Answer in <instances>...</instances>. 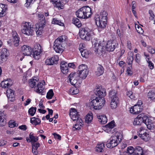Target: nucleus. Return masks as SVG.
<instances>
[{
    "mask_svg": "<svg viewBox=\"0 0 155 155\" xmlns=\"http://www.w3.org/2000/svg\"><path fill=\"white\" fill-rule=\"evenodd\" d=\"M126 155H130L134 153V149L132 146H130L127 147V149L126 151H125Z\"/></svg>",
    "mask_w": 155,
    "mask_h": 155,
    "instance_id": "a19ab883",
    "label": "nucleus"
},
{
    "mask_svg": "<svg viewBox=\"0 0 155 155\" xmlns=\"http://www.w3.org/2000/svg\"><path fill=\"white\" fill-rule=\"evenodd\" d=\"M64 41L62 36L59 37L55 40L53 48L56 52L60 53L63 51L64 48Z\"/></svg>",
    "mask_w": 155,
    "mask_h": 155,
    "instance_id": "20e7f679",
    "label": "nucleus"
},
{
    "mask_svg": "<svg viewBox=\"0 0 155 155\" xmlns=\"http://www.w3.org/2000/svg\"><path fill=\"white\" fill-rule=\"evenodd\" d=\"M36 107H31L28 110V113L29 114L32 116H33L36 112Z\"/></svg>",
    "mask_w": 155,
    "mask_h": 155,
    "instance_id": "79ce46f5",
    "label": "nucleus"
},
{
    "mask_svg": "<svg viewBox=\"0 0 155 155\" xmlns=\"http://www.w3.org/2000/svg\"><path fill=\"white\" fill-rule=\"evenodd\" d=\"M82 8L86 18L90 17L92 14L91 8L88 6H84Z\"/></svg>",
    "mask_w": 155,
    "mask_h": 155,
    "instance_id": "a211bd4d",
    "label": "nucleus"
},
{
    "mask_svg": "<svg viewBox=\"0 0 155 155\" xmlns=\"http://www.w3.org/2000/svg\"><path fill=\"white\" fill-rule=\"evenodd\" d=\"M127 45L128 48L130 50H131V43L130 41H128L127 42Z\"/></svg>",
    "mask_w": 155,
    "mask_h": 155,
    "instance_id": "774afa93",
    "label": "nucleus"
},
{
    "mask_svg": "<svg viewBox=\"0 0 155 155\" xmlns=\"http://www.w3.org/2000/svg\"><path fill=\"white\" fill-rule=\"evenodd\" d=\"M40 16L41 18L40 19L41 21L38 26H36L35 31L37 35H40L43 31V28L45 27L46 24L45 17L43 15H39V16Z\"/></svg>",
    "mask_w": 155,
    "mask_h": 155,
    "instance_id": "1a4fd4ad",
    "label": "nucleus"
},
{
    "mask_svg": "<svg viewBox=\"0 0 155 155\" xmlns=\"http://www.w3.org/2000/svg\"><path fill=\"white\" fill-rule=\"evenodd\" d=\"M135 28L138 33L140 34H142L143 32V31L141 27L138 25H135Z\"/></svg>",
    "mask_w": 155,
    "mask_h": 155,
    "instance_id": "3c124183",
    "label": "nucleus"
},
{
    "mask_svg": "<svg viewBox=\"0 0 155 155\" xmlns=\"http://www.w3.org/2000/svg\"><path fill=\"white\" fill-rule=\"evenodd\" d=\"M78 112L76 109L74 108H71L70 110L69 115L71 119L74 121L78 120L79 118V115H76V117H74V114H78Z\"/></svg>",
    "mask_w": 155,
    "mask_h": 155,
    "instance_id": "aec40b11",
    "label": "nucleus"
},
{
    "mask_svg": "<svg viewBox=\"0 0 155 155\" xmlns=\"http://www.w3.org/2000/svg\"><path fill=\"white\" fill-rule=\"evenodd\" d=\"M93 119V116L91 114H87L85 117V121L87 123L91 122Z\"/></svg>",
    "mask_w": 155,
    "mask_h": 155,
    "instance_id": "09e8293b",
    "label": "nucleus"
},
{
    "mask_svg": "<svg viewBox=\"0 0 155 155\" xmlns=\"http://www.w3.org/2000/svg\"><path fill=\"white\" fill-rule=\"evenodd\" d=\"M18 128L23 130H25L27 129L26 126L23 125L19 126Z\"/></svg>",
    "mask_w": 155,
    "mask_h": 155,
    "instance_id": "e2e57ef3",
    "label": "nucleus"
},
{
    "mask_svg": "<svg viewBox=\"0 0 155 155\" xmlns=\"http://www.w3.org/2000/svg\"><path fill=\"white\" fill-rule=\"evenodd\" d=\"M36 82L37 81L36 80H30L29 82L30 87L32 88L34 87L35 90L37 93L42 95H44L45 94V92L44 91L45 88L44 84H45V82L43 81L38 83L37 84V86H35Z\"/></svg>",
    "mask_w": 155,
    "mask_h": 155,
    "instance_id": "7ed1b4c3",
    "label": "nucleus"
},
{
    "mask_svg": "<svg viewBox=\"0 0 155 155\" xmlns=\"http://www.w3.org/2000/svg\"><path fill=\"white\" fill-rule=\"evenodd\" d=\"M22 28L21 30L22 33L27 35H32L34 31V28L33 25L29 22H26L22 24Z\"/></svg>",
    "mask_w": 155,
    "mask_h": 155,
    "instance_id": "39448f33",
    "label": "nucleus"
},
{
    "mask_svg": "<svg viewBox=\"0 0 155 155\" xmlns=\"http://www.w3.org/2000/svg\"><path fill=\"white\" fill-rule=\"evenodd\" d=\"M134 54L133 53L131 52L129 54V56L127 57L128 59V64L129 65H132L133 63V61L134 60Z\"/></svg>",
    "mask_w": 155,
    "mask_h": 155,
    "instance_id": "ea45409f",
    "label": "nucleus"
},
{
    "mask_svg": "<svg viewBox=\"0 0 155 155\" xmlns=\"http://www.w3.org/2000/svg\"><path fill=\"white\" fill-rule=\"evenodd\" d=\"M147 96L151 100H153L155 98V93L152 91H150L148 93Z\"/></svg>",
    "mask_w": 155,
    "mask_h": 155,
    "instance_id": "49530a36",
    "label": "nucleus"
},
{
    "mask_svg": "<svg viewBox=\"0 0 155 155\" xmlns=\"http://www.w3.org/2000/svg\"><path fill=\"white\" fill-rule=\"evenodd\" d=\"M91 101L90 102V106L95 110H99L103 107L105 103V101L101 97L97 96L92 97L91 98Z\"/></svg>",
    "mask_w": 155,
    "mask_h": 155,
    "instance_id": "f03ea898",
    "label": "nucleus"
},
{
    "mask_svg": "<svg viewBox=\"0 0 155 155\" xmlns=\"http://www.w3.org/2000/svg\"><path fill=\"white\" fill-rule=\"evenodd\" d=\"M60 67L62 72L64 74H67L68 71L67 63L64 61H61L60 64Z\"/></svg>",
    "mask_w": 155,
    "mask_h": 155,
    "instance_id": "b1692460",
    "label": "nucleus"
},
{
    "mask_svg": "<svg viewBox=\"0 0 155 155\" xmlns=\"http://www.w3.org/2000/svg\"><path fill=\"white\" fill-rule=\"evenodd\" d=\"M8 51L5 48H3L0 52V61L2 63L5 61L9 55Z\"/></svg>",
    "mask_w": 155,
    "mask_h": 155,
    "instance_id": "2eb2a0df",
    "label": "nucleus"
},
{
    "mask_svg": "<svg viewBox=\"0 0 155 155\" xmlns=\"http://www.w3.org/2000/svg\"><path fill=\"white\" fill-rule=\"evenodd\" d=\"M97 117L99 121L102 124H104L107 123V119L105 115L97 116Z\"/></svg>",
    "mask_w": 155,
    "mask_h": 155,
    "instance_id": "7c9ffc66",
    "label": "nucleus"
},
{
    "mask_svg": "<svg viewBox=\"0 0 155 155\" xmlns=\"http://www.w3.org/2000/svg\"><path fill=\"white\" fill-rule=\"evenodd\" d=\"M139 55V54H137L136 55V58L135 59V61L137 62L138 63H139L140 62V59Z\"/></svg>",
    "mask_w": 155,
    "mask_h": 155,
    "instance_id": "69168bd1",
    "label": "nucleus"
},
{
    "mask_svg": "<svg viewBox=\"0 0 155 155\" xmlns=\"http://www.w3.org/2000/svg\"><path fill=\"white\" fill-rule=\"evenodd\" d=\"M87 67L86 65L82 64L78 67V72L84 71V70H87Z\"/></svg>",
    "mask_w": 155,
    "mask_h": 155,
    "instance_id": "c03bdc74",
    "label": "nucleus"
},
{
    "mask_svg": "<svg viewBox=\"0 0 155 155\" xmlns=\"http://www.w3.org/2000/svg\"><path fill=\"white\" fill-rule=\"evenodd\" d=\"M143 150L142 148L140 146H137L134 149V154L143 155Z\"/></svg>",
    "mask_w": 155,
    "mask_h": 155,
    "instance_id": "4c0bfd02",
    "label": "nucleus"
},
{
    "mask_svg": "<svg viewBox=\"0 0 155 155\" xmlns=\"http://www.w3.org/2000/svg\"><path fill=\"white\" fill-rule=\"evenodd\" d=\"M73 23L78 28L81 27L82 25L79 20L76 18H74L72 20Z\"/></svg>",
    "mask_w": 155,
    "mask_h": 155,
    "instance_id": "58836bf2",
    "label": "nucleus"
},
{
    "mask_svg": "<svg viewBox=\"0 0 155 155\" xmlns=\"http://www.w3.org/2000/svg\"><path fill=\"white\" fill-rule=\"evenodd\" d=\"M8 124L9 126L11 128H12L15 127H17L18 126V124L17 125V124L15 122H14L12 121H9Z\"/></svg>",
    "mask_w": 155,
    "mask_h": 155,
    "instance_id": "864d4df0",
    "label": "nucleus"
},
{
    "mask_svg": "<svg viewBox=\"0 0 155 155\" xmlns=\"http://www.w3.org/2000/svg\"><path fill=\"white\" fill-rule=\"evenodd\" d=\"M132 68V65L130 67H128L127 68L126 71L127 73V74L129 75H131L133 74V72L131 71Z\"/></svg>",
    "mask_w": 155,
    "mask_h": 155,
    "instance_id": "13d9d810",
    "label": "nucleus"
},
{
    "mask_svg": "<svg viewBox=\"0 0 155 155\" xmlns=\"http://www.w3.org/2000/svg\"><path fill=\"white\" fill-rule=\"evenodd\" d=\"M29 137L26 138V140L28 142H31L32 144L35 143L38 140V137L34 136V134L31 132L29 135Z\"/></svg>",
    "mask_w": 155,
    "mask_h": 155,
    "instance_id": "a878e982",
    "label": "nucleus"
},
{
    "mask_svg": "<svg viewBox=\"0 0 155 155\" xmlns=\"http://www.w3.org/2000/svg\"><path fill=\"white\" fill-rule=\"evenodd\" d=\"M140 118H138L137 117V118H135L133 122V124L134 125H140L142 123V122Z\"/></svg>",
    "mask_w": 155,
    "mask_h": 155,
    "instance_id": "de8ad7c7",
    "label": "nucleus"
},
{
    "mask_svg": "<svg viewBox=\"0 0 155 155\" xmlns=\"http://www.w3.org/2000/svg\"><path fill=\"white\" fill-rule=\"evenodd\" d=\"M145 124L147 126V128L149 130H152L154 128L153 122L150 119H148Z\"/></svg>",
    "mask_w": 155,
    "mask_h": 155,
    "instance_id": "473e14b6",
    "label": "nucleus"
},
{
    "mask_svg": "<svg viewBox=\"0 0 155 155\" xmlns=\"http://www.w3.org/2000/svg\"><path fill=\"white\" fill-rule=\"evenodd\" d=\"M21 50L22 53V57L20 58V60L22 61L24 58V56H31L32 53V49L30 46L27 45H24L21 47Z\"/></svg>",
    "mask_w": 155,
    "mask_h": 155,
    "instance_id": "f8f14e48",
    "label": "nucleus"
},
{
    "mask_svg": "<svg viewBox=\"0 0 155 155\" xmlns=\"http://www.w3.org/2000/svg\"><path fill=\"white\" fill-rule=\"evenodd\" d=\"M12 43L15 46H17L19 44V38L16 31L12 32Z\"/></svg>",
    "mask_w": 155,
    "mask_h": 155,
    "instance_id": "dca6fc26",
    "label": "nucleus"
},
{
    "mask_svg": "<svg viewBox=\"0 0 155 155\" xmlns=\"http://www.w3.org/2000/svg\"><path fill=\"white\" fill-rule=\"evenodd\" d=\"M88 70H84V71L81 72H78L79 76L80 78H81L83 79H85L87 77L88 74Z\"/></svg>",
    "mask_w": 155,
    "mask_h": 155,
    "instance_id": "72a5a7b5",
    "label": "nucleus"
},
{
    "mask_svg": "<svg viewBox=\"0 0 155 155\" xmlns=\"http://www.w3.org/2000/svg\"><path fill=\"white\" fill-rule=\"evenodd\" d=\"M68 2V0H58L54 3L55 4V6L59 10H60L63 9L64 5Z\"/></svg>",
    "mask_w": 155,
    "mask_h": 155,
    "instance_id": "412c9836",
    "label": "nucleus"
},
{
    "mask_svg": "<svg viewBox=\"0 0 155 155\" xmlns=\"http://www.w3.org/2000/svg\"><path fill=\"white\" fill-rule=\"evenodd\" d=\"M104 71V69L103 67L100 64H98L95 72V74L97 76H100L103 74Z\"/></svg>",
    "mask_w": 155,
    "mask_h": 155,
    "instance_id": "c85d7f7f",
    "label": "nucleus"
},
{
    "mask_svg": "<svg viewBox=\"0 0 155 155\" xmlns=\"http://www.w3.org/2000/svg\"><path fill=\"white\" fill-rule=\"evenodd\" d=\"M32 148L34 149H35L36 150V149H37L40 146V144L38 143H32Z\"/></svg>",
    "mask_w": 155,
    "mask_h": 155,
    "instance_id": "4d7b16f0",
    "label": "nucleus"
},
{
    "mask_svg": "<svg viewBox=\"0 0 155 155\" xmlns=\"http://www.w3.org/2000/svg\"><path fill=\"white\" fill-rule=\"evenodd\" d=\"M108 125H106L103 127V129L105 132L107 133H110L111 132V130L109 128Z\"/></svg>",
    "mask_w": 155,
    "mask_h": 155,
    "instance_id": "6e6d98bb",
    "label": "nucleus"
},
{
    "mask_svg": "<svg viewBox=\"0 0 155 155\" xmlns=\"http://www.w3.org/2000/svg\"><path fill=\"white\" fill-rule=\"evenodd\" d=\"M7 10V6L3 4H0V17L5 15V12Z\"/></svg>",
    "mask_w": 155,
    "mask_h": 155,
    "instance_id": "cd10ccee",
    "label": "nucleus"
},
{
    "mask_svg": "<svg viewBox=\"0 0 155 155\" xmlns=\"http://www.w3.org/2000/svg\"><path fill=\"white\" fill-rule=\"evenodd\" d=\"M53 135L54 136V137L55 139H58L59 140H61V137L59 134H57L55 133L53 134Z\"/></svg>",
    "mask_w": 155,
    "mask_h": 155,
    "instance_id": "680f3d73",
    "label": "nucleus"
},
{
    "mask_svg": "<svg viewBox=\"0 0 155 155\" xmlns=\"http://www.w3.org/2000/svg\"><path fill=\"white\" fill-rule=\"evenodd\" d=\"M79 92V90L76 88H75L72 91V93L73 94H78Z\"/></svg>",
    "mask_w": 155,
    "mask_h": 155,
    "instance_id": "0e129e2a",
    "label": "nucleus"
},
{
    "mask_svg": "<svg viewBox=\"0 0 155 155\" xmlns=\"http://www.w3.org/2000/svg\"><path fill=\"white\" fill-rule=\"evenodd\" d=\"M7 97L9 100L13 101L15 100L14 91L11 89H8L6 91Z\"/></svg>",
    "mask_w": 155,
    "mask_h": 155,
    "instance_id": "6ab92c4d",
    "label": "nucleus"
},
{
    "mask_svg": "<svg viewBox=\"0 0 155 155\" xmlns=\"http://www.w3.org/2000/svg\"><path fill=\"white\" fill-rule=\"evenodd\" d=\"M140 106L135 105L133 107H131L130 108V112L131 113L134 114H138L142 111V108Z\"/></svg>",
    "mask_w": 155,
    "mask_h": 155,
    "instance_id": "5701e85b",
    "label": "nucleus"
},
{
    "mask_svg": "<svg viewBox=\"0 0 155 155\" xmlns=\"http://www.w3.org/2000/svg\"><path fill=\"white\" fill-rule=\"evenodd\" d=\"M32 52H33V54H32V53H31V57H33L35 59H38L40 57V54L41 51L33 50Z\"/></svg>",
    "mask_w": 155,
    "mask_h": 155,
    "instance_id": "f704fd0d",
    "label": "nucleus"
},
{
    "mask_svg": "<svg viewBox=\"0 0 155 155\" xmlns=\"http://www.w3.org/2000/svg\"><path fill=\"white\" fill-rule=\"evenodd\" d=\"M59 60V57L58 56L55 55L51 58L47 59L45 61V64L46 65H51L57 64Z\"/></svg>",
    "mask_w": 155,
    "mask_h": 155,
    "instance_id": "4468645a",
    "label": "nucleus"
},
{
    "mask_svg": "<svg viewBox=\"0 0 155 155\" xmlns=\"http://www.w3.org/2000/svg\"><path fill=\"white\" fill-rule=\"evenodd\" d=\"M149 14L150 15L149 18L151 20H154L155 21V15H154L153 11L150 9L149 10Z\"/></svg>",
    "mask_w": 155,
    "mask_h": 155,
    "instance_id": "603ef678",
    "label": "nucleus"
},
{
    "mask_svg": "<svg viewBox=\"0 0 155 155\" xmlns=\"http://www.w3.org/2000/svg\"><path fill=\"white\" fill-rule=\"evenodd\" d=\"M76 15L78 18L81 19H87L84 13L82 7L76 12Z\"/></svg>",
    "mask_w": 155,
    "mask_h": 155,
    "instance_id": "c756f323",
    "label": "nucleus"
},
{
    "mask_svg": "<svg viewBox=\"0 0 155 155\" xmlns=\"http://www.w3.org/2000/svg\"><path fill=\"white\" fill-rule=\"evenodd\" d=\"M80 37L83 40L89 41L91 38V32L87 28H81L79 31Z\"/></svg>",
    "mask_w": 155,
    "mask_h": 155,
    "instance_id": "0eeeda50",
    "label": "nucleus"
},
{
    "mask_svg": "<svg viewBox=\"0 0 155 155\" xmlns=\"http://www.w3.org/2000/svg\"><path fill=\"white\" fill-rule=\"evenodd\" d=\"M6 123L5 115L4 112L0 111V126H3Z\"/></svg>",
    "mask_w": 155,
    "mask_h": 155,
    "instance_id": "bb28decb",
    "label": "nucleus"
},
{
    "mask_svg": "<svg viewBox=\"0 0 155 155\" xmlns=\"http://www.w3.org/2000/svg\"><path fill=\"white\" fill-rule=\"evenodd\" d=\"M54 95L53 90L52 89H50L47 92L46 97L49 100L52 98Z\"/></svg>",
    "mask_w": 155,
    "mask_h": 155,
    "instance_id": "37998d69",
    "label": "nucleus"
},
{
    "mask_svg": "<svg viewBox=\"0 0 155 155\" xmlns=\"http://www.w3.org/2000/svg\"><path fill=\"white\" fill-rule=\"evenodd\" d=\"M92 43L95 52L99 55L101 54L104 50V45L102 42L97 40H94L92 41Z\"/></svg>",
    "mask_w": 155,
    "mask_h": 155,
    "instance_id": "6e6552de",
    "label": "nucleus"
},
{
    "mask_svg": "<svg viewBox=\"0 0 155 155\" xmlns=\"http://www.w3.org/2000/svg\"><path fill=\"white\" fill-rule=\"evenodd\" d=\"M30 122L32 124L36 125L40 123L41 120L37 118L33 117L31 119Z\"/></svg>",
    "mask_w": 155,
    "mask_h": 155,
    "instance_id": "e433bc0d",
    "label": "nucleus"
},
{
    "mask_svg": "<svg viewBox=\"0 0 155 155\" xmlns=\"http://www.w3.org/2000/svg\"><path fill=\"white\" fill-rule=\"evenodd\" d=\"M150 119L148 118L147 116L146 115H145V116H143V118L141 119L142 120V123H143L145 124L147 122V121L148 119Z\"/></svg>",
    "mask_w": 155,
    "mask_h": 155,
    "instance_id": "052dcab7",
    "label": "nucleus"
},
{
    "mask_svg": "<svg viewBox=\"0 0 155 155\" xmlns=\"http://www.w3.org/2000/svg\"><path fill=\"white\" fill-rule=\"evenodd\" d=\"M119 136H112L109 143L106 144L107 147L108 148H112L116 147L120 142Z\"/></svg>",
    "mask_w": 155,
    "mask_h": 155,
    "instance_id": "9b49d317",
    "label": "nucleus"
},
{
    "mask_svg": "<svg viewBox=\"0 0 155 155\" xmlns=\"http://www.w3.org/2000/svg\"><path fill=\"white\" fill-rule=\"evenodd\" d=\"M41 45L38 44H35L34 45V48L32 49L33 50H35V51H41Z\"/></svg>",
    "mask_w": 155,
    "mask_h": 155,
    "instance_id": "8fccbe9b",
    "label": "nucleus"
},
{
    "mask_svg": "<svg viewBox=\"0 0 155 155\" xmlns=\"http://www.w3.org/2000/svg\"><path fill=\"white\" fill-rule=\"evenodd\" d=\"M12 82L11 79L7 78L6 80H4L1 83V85L3 87L8 88L12 86Z\"/></svg>",
    "mask_w": 155,
    "mask_h": 155,
    "instance_id": "393cba45",
    "label": "nucleus"
},
{
    "mask_svg": "<svg viewBox=\"0 0 155 155\" xmlns=\"http://www.w3.org/2000/svg\"><path fill=\"white\" fill-rule=\"evenodd\" d=\"M143 127H141L140 130V133L138 134V135L142 139L145 141H147L150 139V135L147 133L145 132H142Z\"/></svg>",
    "mask_w": 155,
    "mask_h": 155,
    "instance_id": "f3484780",
    "label": "nucleus"
},
{
    "mask_svg": "<svg viewBox=\"0 0 155 155\" xmlns=\"http://www.w3.org/2000/svg\"><path fill=\"white\" fill-rule=\"evenodd\" d=\"M115 122L114 121H112L106 125H108V127H109L110 130H111V129L113 128L115 126Z\"/></svg>",
    "mask_w": 155,
    "mask_h": 155,
    "instance_id": "5fc2aeb1",
    "label": "nucleus"
},
{
    "mask_svg": "<svg viewBox=\"0 0 155 155\" xmlns=\"http://www.w3.org/2000/svg\"><path fill=\"white\" fill-rule=\"evenodd\" d=\"M96 92V96L99 98H102L104 100L103 97L106 95V91L105 88L101 87L99 90H97Z\"/></svg>",
    "mask_w": 155,
    "mask_h": 155,
    "instance_id": "4be33fe9",
    "label": "nucleus"
},
{
    "mask_svg": "<svg viewBox=\"0 0 155 155\" xmlns=\"http://www.w3.org/2000/svg\"><path fill=\"white\" fill-rule=\"evenodd\" d=\"M104 147L105 146L104 143H99L95 147V150L98 152H102L103 151V149Z\"/></svg>",
    "mask_w": 155,
    "mask_h": 155,
    "instance_id": "2f4dec72",
    "label": "nucleus"
},
{
    "mask_svg": "<svg viewBox=\"0 0 155 155\" xmlns=\"http://www.w3.org/2000/svg\"><path fill=\"white\" fill-rule=\"evenodd\" d=\"M109 97L111 99L110 106L112 109H115L117 107L119 102L118 97L114 90L110 91Z\"/></svg>",
    "mask_w": 155,
    "mask_h": 155,
    "instance_id": "423d86ee",
    "label": "nucleus"
},
{
    "mask_svg": "<svg viewBox=\"0 0 155 155\" xmlns=\"http://www.w3.org/2000/svg\"><path fill=\"white\" fill-rule=\"evenodd\" d=\"M118 46V44L116 41L109 40L106 45V49L108 51H113L116 48H117Z\"/></svg>",
    "mask_w": 155,
    "mask_h": 155,
    "instance_id": "9d476101",
    "label": "nucleus"
},
{
    "mask_svg": "<svg viewBox=\"0 0 155 155\" xmlns=\"http://www.w3.org/2000/svg\"><path fill=\"white\" fill-rule=\"evenodd\" d=\"M51 22L52 24L58 25L60 26H63L64 25L63 23L60 20H58L56 18H53Z\"/></svg>",
    "mask_w": 155,
    "mask_h": 155,
    "instance_id": "a18cd8bd",
    "label": "nucleus"
},
{
    "mask_svg": "<svg viewBox=\"0 0 155 155\" xmlns=\"http://www.w3.org/2000/svg\"><path fill=\"white\" fill-rule=\"evenodd\" d=\"M31 101V99H27V100L26 101V103H25L24 105L25 106H26L28 104H29V103H30V102Z\"/></svg>",
    "mask_w": 155,
    "mask_h": 155,
    "instance_id": "338daca9",
    "label": "nucleus"
},
{
    "mask_svg": "<svg viewBox=\"0 0 155 155\" xmlns=\"http://www.w3.org/2000/svg\"><path fill=\"white\" fill-rule=\"evenodd\" d=\"M107 14L106 11H103L100 15H97L95 17V23L99 27V29L104 28L106 26L107 20Z\"/></svg>",
    "mask_w": 155,
    "mask_h": 155,
    "instance_id": "f257e3e1",
    "label": "nucleus"
},
{
    "mask_svg": "<svg viewBox=\"0 0 155 155\" xmlns=\"http://www.w3.org/2000/svg\"><path fill=\"white\" fill-rule=\"evenodd\" d=\"M68 78L70 83L73 85L78 84V80L80 78L78 73H71L70 74Z\"/></svg>",
    "mask_w": 155,
    "mask_h": 155,
    "instance_id": "ddd939ff",
    "label": "nucleus"
},
{
    "mask_svg": "<svg viewBox=\"0 0 155 155\" xmlns=\"http://www.w3.org/2000/svg\"><path fill=\"white\" fill-rule=\"evenodd\" d=\"M80 51L82 56L85 58H88L90 53L88 50L86 49H81Z\"/></svg>",
    "mask_w": 155,
    "mask_h": 155,
    "instance_id": "c9c22d12",
    "label": "nucleus"
},
{
    "mask_svg": "<svg viewBox=\"0 0 155 155\" xmlns=\"http://www.w3.org/2000/svg\"><path fill=\"white\" fill-rule=\"evenodd\" d=\"M149 58H147V61L148 63V66L151 69H152L154 68V65L153 64L151 61H149Z\"/></svg>",
    "mask_w": 155,
    "mask_h": 155,
    "instance_id": "bf43d9fd",
    "label": "nucleus"
}]
</instances>
